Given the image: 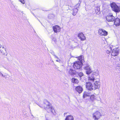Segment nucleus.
<instances>
[{"instance_id": "f8f14e48", "label": "nucleus", "mask_w": 120, "mask_h": 120, "mask_svg": "<svg viewBox=\"0 0 120 120\" xmlns=\"http://www.w3.org/2000/svg\"><path fill=\"white\" fill-rule=\"evenodd\" d=\"M78 37L81 41H84L86 39L85 36L82 33H79L78 34Z\"/></svg>"}, {"instance_id": "dca6fc26", "label": "nucleus", "mask_w": 120, "mask_h": 120, "mask_svg": "<svg viewBox=\"0 0 120 120\" xmlns=\"http://www.w3.org/2000/svg\"><path fill=\"white\" fill-rule=\"evenodd\" d=\"M114 24L116 26H118L120 25V19L117 18L114 20Z\"/></svg>"}, {"instance_id": "f3484780", "label": "nucleus", "mask_w": 120, "mask_h": 120, "mask_svg": "<svg viewBox=\"0 0 120 120\" xmlns=\"http://www.w3.org/2000/svg\"><path fill=\"white\" fill-rule=\"evenodd\" d=\"M94 76L93 75H90L88 77V80L93 82L96 79H95V78Z\"/></svg>"}, {"instance_id": "f03ea898", "label": "nucleus", "mask_w": 120, "mask_h": 120, "mask_svg": "<svg viewBox=\"0 0 120 120\" xmlns=\"http://www.w3.org/2000/svg\"><path fill=\"white\" fill-rule=\"evenodd\" d=\"M77 57L79 60L75 62L73 66L74 68L75 69H80L82 66L83 62H84L83 56H79Z\"/></svg>"}, {"instance_id": "a211bd4d", "label": "nucleus", "mask_w": 120, "mask_h": 120, "mask_svg": "<svg viewBox=\"0 0 120 120\" xmlns=\"http://www.w3.org/2000/svg\"><path fill=\"white\" fill-rule=\"evenodd\" d=\"M74 118L71 115H69L67 116L65 119V120H73Z\"/></svg>"}, {"instance_id": "473e14b6", "label": "nucleus", "mask_w": 120, "mask_h": 120, "mask_svg": "<svg viewBox=\"0 0 120 120\" xmlns=\"http://www.w3.org/2000/svg\"><path fill=\"white\" fill-rule=\"evenodd\" d=\"M32 116H33V115H32Z\"/></svg>"}, {"instance_id": "b1692460", "label": "nucleus", "mask_w": 120, "mask_h": 120, "mask_svg": "<svg viewBox=\"0 0 120 120\" xmlns=\"http://www.w3.org/2000/svg\"><path fill=\"white\" fill-rule=\"evenodd\" d=\"M79 75L80 77H81L83 76V74L82 72H81L79 74Z\"/></svg>"}, {"instance_id": "aec40b11", "label": "nucleus", "mask_w": 120, "mask_h": 120, "mask_svg": "<svg viewBox=\"0 0 120 120\" xmlns=\"http://www.w3.org/2000/svg\"><path fill=\"white\" fill-rule=\"evenodd\" d=\"M78 11V9L77 8H74L73 10V15L74 16L76 15Z\"/></svg>"}, {"instance_id": "c756f323", "label": "nucleus", "mask_w": 120, "mask_h": 120, "mask_svg": "<svg viewBox=\"0 0 120 120\" xmlns=\"http://www.w3.org/2000/svg\"><path fill=\"white\" fill-rule=\"evenodd\" d=\"M55 57L56 58H57V57L56 56H55Z\"/></svg>"}, {"instance_id": "ddd939ff", "label": "nucleus", "mask_w": 120, "mask_h": 120, "mask_svg": "<svg viewBox=\"0 0 120 120\" xmlns=\"http://www.w3.org/2000/svg\"><path fill=\"white\" fill-rule=\"evenodd\" d=\"M105 51L107 53H109L111 51L112 49L111 46L109 45H105Z\"/></svg>"}, {"instance_id": "cd10ccee", "label": "nucleus", "mask_w": 120, "mask_h": 120, "mask_svg": "<svg viewBox=\"0 0 120 120\" xmlns=\"http://www.w3.org/2000/svg\"><path fill=\"white\" fill-rule=\"evenodd\" d=\"M80 6V4H77V5H76V6L77 7L78 6V7H79V6Z\"/></svg>"}, {"instance_id": "bb28decb", "label": "nucleus", "mask_w": 120, "mask_h": 120, "mask_svg": "<svg viewBox=\"0 0 120 120\" xmlns=\"http://www.w3.org/2000/svg\"><path fill=\"white\" fill-rule=\"evenodd\" d=\"M1 75L3 77H5V75H4L0 71V75Z\"/></svg>"}, {"instance_id": "6ab92c4d", "label": "nucleus", "mask_w": 120, "mask_h": 120, "mask_svg": "<svg viewBox=\"0 0 120 120\" xmlns=\"http://www.w3.org/2000/svg\"><path fill=\"white\" fill-rule=\"evenodd\" d=\"M90 96V93L88 92H84L83 95V98H85L86 97Z\"/></svg>"}, {"instance_id": "2f4dec72", "label": "nucleus", "mask_w": 120, "mask_h": 120, "mask_svg": "<svg viewBox=\"0 0 120 120\" xmlns=\"http://www.w3.org/2000/svg\"><path fill=\"white\" fill-rule=\"evenodd\" d=\"M5 68V69H6L5 68Z\"/></svg>"}, {"instance_id": "4be33fe9", "label": "nucleus", "mask_w": 120, "mask_h": 120, "mask_svg": "<svg viewBox=\"0 0 120 120\" xmlns=\"http://www.w3.org/2000/svg\"><path fill=\"white\" fill-rule=\"evenodd\" d=\"M98 71V70H96L93 73V76L95 75L96 76H98L99 75Z\"/></svg>"}, {"instance_id": "393cba45", "label": "nucleus", "mask_w": 120, "mask_h": 120, "mask_svg": "<svg viewBox=\"0 0 120 120\" xmlns=\"http://www.w3.org/2000/svg\"><path fill=\"white\" fill-rule=\"evenodd\" d=\"M52 39L55 42H56V39L55 37H52Z\"/></svg>"}, {"instance_id": "72a5a7b5", "label": "nucleus", "mask_w": 120, "mask_h": 120, "mask_svg": "<svg viewBox=\"0 0 120 120\" xmlns=\"http://www.w3.org/2000/svg\"><path fill=\"white\" fill-rule=\"evenodd\" d=\"M79 0V1H80V0Z\"/></svg>"}, {"instance_id": "7ed1b4c3", "label": "nucleus", "mask_w": 120, "mask_h": 120, "mask_svg": "<svg viewBox=\"0 0 120 120\" xmlns=\"http://www.w3.org/2000/svg\"><path fill=\"white\" fill-rule=\"evenodd\" d=\"M110 6L112 10L115 12L118 13L120 11V3L113 2L110 4Z\"/></svg>"}, {"instance_id": "7c9ffc66", "label": "nucleus", "mask_w": 120, "mask_h": 120, "mask_svg": "<svg viewBox=\"0 0 120 120\" xmlns=\"http://www.w3.org/2000/svg\"><path fill=\"white\" fill-rule=\"evenodd\" d=\"M56 61H58V60H56Z\"/></svg>"}, {"instance_id": "20e7f679", "label": "nucleus", "mask_w": 120, "mask_h": 120, "mask_svg": "<svg viewBox=\"0 0 120 120\" xmlns=\"http://www.w3.org/2000/svg\"><path fill=\"white\" fill-rule=\"evenodd\" d=\"M101 116V113L98 111H95L92 114L93 118L94 120H98Z\"/></svg>"}, {"instance_id": "a878e982", "label": "nucleus", "mask_w": 120, "mask_h": 120, "mask_svg": "<svg viewBox=\"0 0 120 120\" xmlns=\"http://www.w3.org/2000/svg\"><path fill=\"white\" fill-rule=\"evenodd\" d=\"M21 3L23 4L25 3V1L24 0H19Z\"/></svg>"}, {"instance_id": "1a4fd4ad", "label": "nucleus", "mask_w": 120, "mask_h": 120, "mask_svg": "<svg viewBox=\"0 0 120 120\" xmlns=\"http://www.w3.org/2000/svg\"><path fill=\"white\" fill-rule=\"evenodd\" d=\"M86 86V88L89 90H94L93 88L94 86H93L92 84L89 82L87 83Z\"/></svg>"}, {"instance_id": "f257e3e1", "label": "nucleus", "mask_w": 120, "mask_h": 120, "mask_svg": "<svg viewBox=\"0 0 120 120\" xmlns=\"http://www.w3.org/2000/svg\"><path fill=\"white\" fill-rule=\"evenodd\" d=\"M41 108H44L48 112H51V113L54 115L55 114V112L53 106L49 102L46 101L44 104V106L39 104H37Z\"/></svg>"}, {"instance_id": "9b49d317", "label": "nucleus", "mask_w": 120, "mask_h": 120, "mask_svg": "<svg viewBox=\"0 0 120 120\" xmlns=\"http://www.w3.org/2000/svg\"><path fill=\"white\" fill-rule=\"evenodd\" d=\"M53 29L54 32L56 33L59 32L61 30L60 27L58 25L54 26L53 27Z\"/></svg>"}, {"instance_id": "2eb2a0df", "label": "nucleus", "mask_w": 120, "mask_h": 120, "mask_svg": "<svg viewBox=\"0 0 120 120\" xmlns=\"http://www.w3.org/2000/svg\"><path fill=\"white\" fill-rule=\"evenodd\" d=\"M75 89L79 93H81L83 90L82 88L80 86L76 87Z\"/></svg>"}, {"instance_id": "39448f33", "label": "nucleus", "mask_w": 120, "mask_h": 120, "mask_svg": "<svg viewBox=\"0 0 120 120\" xmlns=\"http://www.w3.org/2000/svg\"><path fill=\"white\" fill-rule=\"evenodd\" d=\"M67 71L69 75L72 76L75 75L76 73L75 71L72 69L71 67H67Z\"/></svg>"}, {"instance_id": "5701e85b", "label": "nucleus", "mask_w": 120, "mask_h": 120, "mask_svg": "<svg viewBox=\"0 0 120 120\" xmlns=\"http://www.w3.org/2000/svg\"><path fill=\"white\" fill-rule=\"evenodd\" d=\"M95 96L94 95H91L90 97V99L91 101H93L94 100V99Z\"/></svg>"}, {"instance_id": "9d476101", "label": "nucleus", "mask_w": 120, "mask_h": 120, "mask_svg": "<svg viewBox=\"0 0 120 120\" xmlns=\"http://www.w3.org/2000/svg\"><path fill=\"white\" fill-rule=\"evenodd\" d=\"M98 34L101 35L105 36L107 34V32L103 29H100L99 30Z\"/></svg>"}, {"instance_id": "4468645a", "label": "nucleus", "mask_w": 120, "mask_h": 120, "mask_svg": "<svg viewBox=\"0 0 120 120\" xmlns=\"http://www.w3.org/2000/svg\"><path fill=\"white\" fill-rule=\"evenodd\" d=\"M119 53V51L117 50V49H113L111 55L115 56L117 55Z\"/></svg>"}, {"instance_id": "412c9836", "label": "nucleus", "mask_w": 120, "mask_h": 120, "mask_svg": "<svg viewBox=\"0 0 120 120\" xmlns=\"http://www.w3.org/2000/svg\"><path fill=\"white\" fill-rule=\"evenodd\" d=\"M72 81L73 83L74 82L76 83H78L79 82L78 80L77 79H75L74 78H72Z\"/></svg>"}, {"instance_id": "6e6552de", "label": "nucleus", "mask_w": 120, "mask_h": 120, "mask_svg": "<svg viewBox=\"0 0 120 120\" xmlns=\"http://www.w3.org/2000/svg\"><path fill=\"white\" fill-rule=\"evenodd\" d=\"M84 68L86 71V74L88 75L90 74L92 71L90 67L88 64H87L86 66Z\"/></svg>"}, {"instance_id": "423d86ee", "label": "nucleus", "mask_w": 120, "mask_h": 120, "mask_svg": "<svg viewBox=\"0 0 120 120\" xmlns=\"http://www.w3.org/2000/svg\"><path fill=\"white\" fill-rule=\"evenodd\" d=\"M94 86L93 88L94 89V90L99 88L100 83L99 82V80L98 79H96L94 82Z\"/></svg>"}, {"instance_id": "c85d7f7f", "label": "nucleus", "mask_w": 120, "mask_h": 120, "mask_svg": "<svg viewBox=\"0 0 120 120\" xmlns=\"http://www.w3.org/2000/svg\"><path fill=\"white\" fill-rule=\"evenodd\" d=\"M67 113H65L64 114V115L65 116V115L67 114Z\"/></svg>"}, {"instance_id": "0eeeda50", "label": "nucleus", "mask_w": 120, "mask_h": 120, "mask_svg": "<svg viewBox=\"0 0 120 120\" xmlns=\"http://www.w3.org/2000/svg\"><path fill=\"white\" fill-rule=\"evenodd\" d=\"M106 20L109 22H112L114 21V17L111 14L108 15L106 17Z\"/></svg>"}]
</instances>
